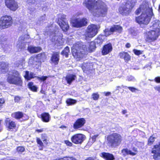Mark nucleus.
<instances>
[{
	"label": "nucleus",
	"mask_w": 160,
	"mask_h": 160,
	"mask_svg": "<svg viewBox=\"0 0 160 160\" xmlns=\"http://www.w3.org/2000/svg\"><path fill=\"white\" fill-rule=\"evenodd\" d=\"M84 3L89 12L94 16H104L107 14L106 5L101 1L85 0Z\"/></svg>",
	"instance_id": "obj_1"
},
{
	"label": "nucleus",
	"mask_w": 160,
	"mask_h": 160,
	"mask_svg": "<svg viewBox=\"0 0 160 160\" xmlns=\"http://www.w3.org/2000/svg\"><path fill=\"white\" fill-rule=\"evenodd\" d=\"M142 12L140 16L136 18L137 22L139 24H148L153 15L152 10L149 3L146 1L143 2L139 8L136 10V14L138 15Z\"/></svg>",
	"instance_id": "obj_2"
},
{
	"label": "nucleus",
	"mask_w": 160,
	"mask_h": 160,
	"mask_svg": "<svg viewBox=\"0 0 160 160\" xmlns=\"http://www.w3.org/2000/svg\"><path fill=\"white\" fill-rule=\"evenodd\" d=\"M86 46L79 43L74 45L72 49V53L74 58L78 61L82 59L87 54Z\"/></svg>",
	"instance_id": "obj_3"
},
{
	"label": "nucleus",
	"mask_w": 160,
	"mask_h": 160,
	"mask_svg": "<svg viewBox=\"0 0 160 160\" xmlns=\"http://www.w3.org/2000/svg\"><path fill=\"white\" fill-rule=\"evenodd\" d=\"M7 82L10 84L21 86L22 83L20 73L17 71L14 70L9 72L7 78Z\"/></svg>",
	"instance_id": "obj_4"
},
{
	"label": "nucleus",
	"mask_w": 160,
	"mask_h": 160,
	"mask_svg": "<svg viewBox=\"0 0 160 160\" xmlns=\"http://www.w3.org/2000/svg\"><path fill=\"white\" fill-rule=\"evenodd\" d=\"M107 140L109 146L116 148L120 145L122 141V137L120 134L114 133L108 135L107 137Z\"/></svg>",
	"instance_id": "obj_5"
},
{
	"label": "nucleus",
	"mask_w": 160,
	"mask_h": 160,
	"mask_svg": "<svg viewBox=\"0 0 160 160\" xmlns=\"http://www.w3.org/2000/svg\"><path fill=\"white\" fill-rule=\"evenodd\" d=\"M160 35V30H152L146 33V40L148 42L156 40Z\"/></svg>",
	"instance_id": "obj_6"
},
{
	"label": "nucleus",
	"mask_w": 160,
	"mask_h": 160,
	"mask_svg": "<svg viewBox=\"0 0 160 160\" xmlns=\"http://www.w3.org/2000/svg\"><path fill=\"white\" fill-rule=\"evenodd\" d=\"M98 32V26L92 24L88 26L85 34V39L88 40L89 38L94 36Z\"/></svg>",
	"instance_id": "obj_7"
},
{
	"label": "nucleus",
	"mask_w": 160,
	"mask_h": 160,
	"mask_svg": "<svg viewBox=\"0 0 160 160\" xmlns=\"http://www.w3.org/2000/svg\"><path fill=\"white\" fill-rule=\"evenodd\" d=\"M12 23V18L8 16L2 17L0 20V28L5 29L11 26Z\"/></svg>",
	"instance_id": "obj_8"
},
{
	"label": "nucleus",
	"mask_w": 160,
	"mask_h": 160,
	"mask_svg": "<svg viewBox=\"0 0 160 160\" xmlns=\"http://www.w3.org/2000/svg\"><path fill=\"white\" fill-rule=\"evenodd\" d=\"M57 23L63 31H67L69 29V26L68 22L66 21V16L59 15Z\"/></svg>",
	"instance_id": "obj_9"
},
{
	"label": "nucleus",
	"mask_w": 160,
	"mask_h": 160,
	"mask_svg": "<svg viewBox=\"0 0 160 160\" xmlns=\"http://www.w3.org/2000/svg\"><path fill=\"white\" fill-rule=\"evenodd\" d=\"M62 37V34L55 33H53L51 41L56 46H60L63 45L64 42V40Z\"/></svg>",
	"instance_id": "obj_10"
},
{
	"label": "nucleus",
	"mask_w": 160,
	"mask_h": 160,
	"mask_svg": "<svg viewBox=\"0 0 160 160\" xmlns=\"http://www.w3.org/2000/svg\"><path fill=\"white\" fill-rule=\"evenodd\" d=\"M88 20L86 18H76L71 20V23L73 27L79 28L85 26L87 24Z\"/></svg>",
	"instance_id": "obj_11"
},
{
	"label": "nucleus",
	"mask_w": 160,
	"mask_h": 160,
	"mask_svg": "<svg viewBox=\"0 0 160 160\" xmlns=\"http://www.w3.org/2000/svg\"><path fill=\"white\" fill-rule=\"evenodd\" d=\"M130 7L125 2L121 5L119 8V13L123 16L128 15L132 10Z\"/></svg>",
	"instance_id": "obj_12"
},
{
	"label": "nucleus",
	"mask_w": 160,
	"mask_h": 160,
	"mask_svg": "<svg viewBox=\"0 0 160 160\" xmlns=\"http://www.w3.org/2000/svg\"><path fill=\"white\" fill-rule=\"evenodd\" d=\"M85 138V136L83 134H77L72 136L71 140L72 142L75 144H81L84 140Z\"/></svg>",
	"instance_id": "obj_13"
},
{
	"label": "nucleus",
	"mask_w": 160,
	"mask_h": 160,
	"mask_svg": "<svg viewBox=\"0 0 160 160\" xmlns=\"http://www.w3.org/2000/svg\"><path fill=\"white\" fill-rule=\"evenodd\" d=\"M5 5L11 10L15 11L18 8L17 2L15 0H5Z\"/></svg>",
	"instance_id": "obj_14"
},
{
	"label": "nucleus",
	"mask_w": 160,
	"mask_h": 160,
	"mask_svg": "<svg viewBox=\"0 0 160 160\" xmlns=\"http://www.w3.org/2000/svg\"><path fill=\"white\" fill-rule=\"evenodd\" d=\"M122 30V28L118 25H114L110 29L108 28L106 29L104 31L106 35L108 36L114 32H117L121 33Z\"/></svg>",
	"instance_id": "obj_15"
},
{
	"label": "nucleus",
	"mask_w": 160,
	"mask_h": 160,
	"mask_svg": "<svg viewBox=\"0 0 160 160\" xmlns=\"http://www.w3.org/2000/svg\"><path fill=\"white\" fill-rule=\"evenodd\" d=\"M152 153L153 154V158L155 160L160 156V142L154 146L152 149Z\"/></svg>",
	"instance_id": "obj_16"
},
{
	"label": "nucleus",
	"mask_w": 160,
	"mask_h": 160,
	"mask_svg": "<svg viewBox=\"0 0 160 160\" xmlns=\"http://www.w3.org/2000/svg\"><path fill=\"white\" fill-rule=\"evenodd\" d=\"M5 123V126L8 130L13 129L16 127L15 122L9 118L6 119Z\"/></svg>",
	"instance_id": "obj_17"
},
{
	"label": "nucleus",
	"mask_w": 160,
	"mask_h": 160,
	"mask_svg": "<svg viewBox=\"0 0 160 160\" xmlns=\"http://www.w3.org/2000/svg\"><path fill=\"white\" fill-rule=\"evenodd\" d=\"M86 122V121L84 118H80L78 119L73 125V128L75 129H78L82 127Z\"/></svg>",
	"instance_id": "obj_18"
},
{
	"label": "nucleus",
	"mask_w": 160,
	"mask_h": 160,
	"mask_svg": "<svg viewBox=\"0 0 160 160\" xmlns=\"http://www.w3.org/2000/svg\"><path fill=\"white\" fill-rule=\"evenodd\" d=\"M112 49V44H108L105 45L103 48L102 52L103 55H106L111 52Z\"/></svg>",
	"instance_id": "obj_19"
},
{
	"label": "nucleus",
	"mask_w": 160,
	"mask_h": 160,
	"mask_svg": "<svg viewBox=\"0 0 160 160\" xmlns=\"http://www.w3.org/2000/svg\"><path fill=\"white\" fill-rule=\"evenodd\" d=\"M100 156L105 160H114L115 159L112 154L108 153L102 152L100 154Z\"/></svg>",
	"instance_id": "obj_20"
},
{
	"label": "nucleus",
	"mask_w": 160,
	"mask_h": 160,
	"mask_svg": "<svg viewBox=\"0 0 160 160\" xmlns=\"http://www.w3.org/2000/svg\"><path fill=\"white\" fill-rule=\"evenodd\" d=\"M151 27H152L153 30H157V29L160 30L159 29V25L160 21L158 20H155L152 21L151 23Z\"/></svg>",
	"instance_id": "obj_21"
},
{
	"label": "nucleus",
	"mask_w": 160,
	"mask_h": 160,
	"mask_svg": "<svg viewBox=\"0 0 160 160\" xmlns=\"http://www.w3.org/2000/svg\"><path fill=\"white\" fill-rule=\"evenodd\" d=\"M41 119L42 121L44 122H48L50 119L51 117L48 113H43L41 115Z\"/></svg>",
	"instance_id": "obj_22"
},
{
	"label": "nucleus",
	"mask_w": 160,
	"mask_h": 160,
	"mask_svg": "<svg viewBox=\"0 0 160 160\" xmlns=\"http://www.w3.org/2000/svg\"><path fill=\"white\" fill-rule=\"evenodd\" d=\"M28 49L30 53H35L40 52L42 49L40 47H34L30 46L28 47Z\"/></svg>",
	"instance_id": "obj_23"
},
{
	"label": "nucleus",
	"mask_w": 160,
	"mask_h": 160,
	"mask_svg": "<svg viewBox=\"0 0 160 160\" xmlns=\"http://www.w3.org/2000/svg\"><path fill=\"white\" fill-rule=\"evenodd\" d=\"M59 53L55 52L52 54L51 58L52 61L55 64L58 63L59 60Z\"/></svg>",
	"instance_id": "obj_24"
},
{
	"label": "nucleus",
	"mask_w": 160,
	"mask_h": 160,
	"mask_svg": "<svg viewBox=\"0 0 160 160\" xmlns=\"http://www.w3.org/2000/svg\"><path fill=\"white\" fill-rule=\"evenodd\" d=\"M82 67L84 72L89 71L92 68V64L89 62H84Z\"/></svg>",
	"instance_id": "obj_25"
},
{
	"label": "nucleus",
	"mask_w": 160,
	"mask_h": 160,
	"mask_svg": "<svg viewBox=\"0 0 160 160\" xmlns=\"http://www.w3.org/2000/svg\"><path fill=\"white\" fill-rule=\"evenodd\" d=\"M24 77L26 79L28 80H30L32 78L36 77L35 74L32 72H30L28 71H26L25 72V74L24 75Z\"/></svg>",
	"instance_id": "obj_26"
},
{
	"label": "nucleus",
	"mask_w": 160,
	"mask_h": 160,
	"mask_svg": "<svg viewBox=\"0 0 160 160\" xmlns=\"http://www.w3.org/2000/svg\"><path fill=\"white\" fill-rule=\"evenodd\" d=\"M76 76L75 75L70 74L67 75L65 79L67 83L70 84L72 82L75 80Z\"/></svg>",
	"instance_id": "obj_27"
},
{
	"label": "nucleus",
	"mask_w": 160,
	"mask_h": 160,
	"mask_svg": "<svg viewBox=\"0 0 160 160\" xmlns=\"http://www.w3.org/2000/svg\"><path fill=\"white\" fill-rule=\"evenodd\" d=\"M119 56L120 58H123L126 62H128L130 59V56L127 52H122L120 53Z\"/></svg>",
	"instance_id": "obj_28"
},
{
	"label": "nucleus",
	"mask_w": 160,
	"mask_h": 160,
	"mask_svg": "<svg viewBox=\"0 0 160 160\" xmlns=\"http://www.w3.org/2000/svg\"><path fill=\"white\" fill-rule=\"evenodd\" d=\"M121 152L123 155L124 156L129 154L132 156H134L136 154V152H132V151L129 150L127 148L123 149L122 150Z\"/></svg>",
	"instance_id": "obj_29"
},
{
	"label": "nucleus",
	"mask_w": 160,
	"mask_h": 160,
	"mask_svg": "<svg viewBox=\"0 0 160 160\" xmlns=\"http://www.w3.org/2000/svg\"><path fill=\"white\" fill-rule=\"evenodd\" d=\"M8 71V69L6 64L4 62H1L0 63V73H4Z\"/></svg>",
	"instance_id": "obj_30"
},
{
	"label": "nucleus",
	"mask_w": 160,
	"mask_h": 160,
	"mask_svg": "<svg viewBox=\"0 0 160 160\" xmlns=\"http://www.w3.org/2000/svg\"><path fill=\"white\" fill-rule=\"evenodd\" d=\"M106 35H99L95 40V42L98 44H101L106 39Z\"/></svg>",
	"instance_id": "obj_31"
},
{
	"label": "nucleus",
	"mask_w": 160,
	"mask_h": 160,
	"mask_svg": "<svg viewBox=\"0 0 160 160\" xmlns=\"http://www.w3.org/2000/svg\"><path fill=\"white\" fill-rule=\"evenodd\" d=\"M96 48L95 42H91L89 43L88 48H87L88 50L87 51V53L88 52H91L93 51Z\"/></svg>",
	"instance_id": "obj_32"
},
{
	"label": "nucleus",
	"mask_w": 160,
	"mask_h": 160,
	"mask_svg": "<svg viewBox=\"0 0 160 160\" xmlns=\"http://www.w3.org/2000/svg\"><path fill=\"white\" fill-rule=\"evenodd\" d=\"M36 58L39 60L40 62L44 61L46 58V57L44 53H42L38 54Z\"/></svg>",
	"instance_id": "obj_33"
},
{
	"label": "nucleus",
	"mask_w": 160,
	"mask_h": 160,
	"mask_svg": "<svg viewBox=\"0 0 160 160\" xmlns=\"http://www.w3.org/2000/svg\"><path fill=\"white\" fill-rule=\"evenodd\" d=\"M136 2L137 0H128L125 3L129 6L132 9Z\"/></svg>",
	"instance_id": "obj_34"
},
{
	"label": "nucleus",
	"mask_w": 160,
	"mask_h": 160,
	"mask_svg": "<svg viewBox=\"0 0 160 160\" xmlns=\"http://www.w3.org/2000/svg\"><path fill=\"white\" fill-rule=\"evenodd\" d=\"M37 58L36 57H31L29 58L28 61V63L29 64H36Z\"/></svg>",
	"instance_id": "obj_35"
},
{
	"label": "nucleus",
	"mask_w": 160,
	"mask_h": 160,
	"mask_svg": "<svg viewBox=\"0 0 160 160\" xmlns=\"http://www.w3.org/2000/svg\"><path fill=\"white\" fill-rule=\"evenodd\" d=\"M28 88L32 91L34 92H36L37 91V88L35 86L33 85V83L32 82H31L29 83L28 84Z\"/></svg>",
	"instance_id": "obj_36"
},
{
	"label": "nucleus",
	"mask_w": 160,
	"mask_h": 160,
	"mask_svg": "<svg viewBox=\"0 0 160 160\" xmlns=\"http://www.w3.org/2000/svg\"><path fill=\"white\" fill-rule=\"evenodd\" d=\"M23 38L22 37H21L19 38V42L17 45V47L19 49H22L23 48H24L25 47V45L24 44V42H20V40H22V38Z\"/></svg>",
	"instance_id": "obj_37"
},
{
	"label": "nucleus",
	"mask_w": 160,
	"mask_h": 160,
	"mask_svg": "<svg viewBox=\"0 0 160 160\" xmlns=\"http://www.w3.org/2000/svg\"><path fill=\"white\" fill-rule=\"evenodd\" d=\"M69 52V48L68 47H67L62 52L61 54L63 55H65L66 57H67L68 56V53Z\"/></svg>",
	"instance_id": "obj_38"
},
{
	"label": "nucleus",
	"mask_w": 160,
	"mask_h": 160,
	"mask_svg": "<svg viewBox=\"0 0 160 160\" xmlns=\"http://www.w3.org/2000/svg\"><path fill=\"white\" fill-rule=\"evenodd\" d=\"M13 115L14 116V118L17 119L21 118L23 116L22 113L21 112H16L14 113Z\"/></svg>",
	"instance_id": "obj_39"
},
{
	"label": "nucleus",
	"mask_w": 160,
	"mask_h": 160,
	"mask_svg": "<svg viewBox=\"0 0 160 160\" xmlns=\"http://www.w3.org/2000/svg\"><path fill=\"white\" fill-rule=\"evenodd\" d=\"M25 63V60L23 58H21L17 61L16 63V66L17 67L22 66Z\"/></svg>",
	"instance_id": "obj_40"
},
{
	"label": "nucleus",
	"mask_w": 160,
	"mask_h": 160,
	"mask_svg": "<svg viewBox=\"0 0 160 160\" xmlns=\"http://www.w3.org/2000/svg\"><path fill=\"white\" fill-rule=\"evenodd\" d=\"M155 138H156L154 137L153 135L150 136L148 140V145H152L153 142H154L155 141Z\"/></svg>",
	"instance_id": "obj_41"
},
{
	"label": "nucleus",
	"mask_w": 160,
	"mask_h": 160,
	"mask_svg": "<svg viewBox=\"0 0 160 160\" xmlns=\"http://www.w3.org/2000/svg\"><path fill=\"white\" fill-rule=\"evenodd\" d=\"M45 16V14H44L42 16H41L38 18V20L37 21V23L38 24H40L43 22V21L46 20Z\"/></svg>",
	"instance_id": "obj_42"
},
{
	"label": "nucleus",
	"mask_w": 160,
	"mask_h": 160,
	"mask_svg": "<svg viewBox=\"0 0 160 160\" xmlns=\"http://www.w3.org/2000/svg\"><path fill=\"white\" fill-rule=\"evenodd\" d=\"M76 102V100L72 99H69L67 100L66 102L68 105H70L75 103Z\"/></svg>",
	"instance_id": "obj_43"
},
{
	"label": "nucleus",
	"mask_w": 160,
	"mask_h": 160,
	"mask_svg": "<svg viewBox=\"0 0 160 160\" xmlns=\"http://www.w3.org/2000/svg\"><path fill=\"white\" fill-rule=\"evenodd\" d=\"M99 95L98 93H93L92 95V98L94 100H97L98 99Z\"/></svg>",
	"instance_id": "obj_44"
},
{
	"label": "nucleus",
	"mask_w": 160,
	"mask_h": 160,
	"mask_svg": "<svg viewBox=\"0 0 160 160\" xmlns=\"http://www.w3.org/2000/svg\"><path fill=\"white\" fill-rule=\"evenodd\" d=\"M135 145L141 148H142L144 146V144L143 142H136Z\"/></svg>",
	"instance_id": "obj_45"
},
{
	"label": "nucleus",
	"mask_w": 160,
	"mask_h": 160,
	"mask_svg": "<svg viewBox=\"0 0 160 160\" xmlns=\"http://www.w3.org/2000/svg\"><path fill=\"white\" fill-rule=\"evenodd\" d=\"M3 45V46H2V47L4 48V49L7 50H9L12 47L11 45H9L7 44H5V45Z\"/></svg>",
	"instance_id": "obj_46"
},
{
	"label": "nucleus",
	"mask_w": 160,
	"mask_h": 160,
	"mask_svg": "<svg viewBox=\"0 0 160 160\" xmlns=\"http://www.w3.org/2000/svg\"><path fill=\"white\" fill-rule=\"evenodd\" d=\"M37 78L39 80L44 81L46 80L48 77L47 76H42L41 77H37Z\"/></svg>",
	"instance_id": "obj_47"
},
{
	"label": "nucleus",
	"mask_w": 160,
	"mask_h": 160,
	"mask_svg": "<svg viewBox=\"0 0 160 160\" xmlns=\"http://www.w3.org/2000/svg\"><path fill=\"white\" fill-rule=\"evenodd\" d=\"M37 142L38 144L39 145L40 147L43 146V143L40 138H37Z\"/></svg>",
	"instance_id": "obj_48"
},
{
	"label": "nucleus",
	"mask_w": 160,
	"mask_h": 160,
	"mask_svg": "<svg viewBox=\"0 0 160 160\" xmlns=\"http://www.w3.org/2000/svg\"><path fill=\"white\" fill-rule=\"evenodd\" d=\"M98 135H94L91 138V139H90V141H92V143H93L96 141V138L98 136Z\"/></svg>",
	"instance_id": "obj_49"
},
{
	"label": "nucleus",
	"mask_w": 160,
	"mask_h": 160,
	"mask_svg": "<svg viewBox=\"0 0 160 160\" xmlns=\"http://www.w3.org/2000/svg\"><path fill=\"white\" fill-rule=\"evenodd\" d=\"M17 150L18 152H22L24 151V148L22 147H18Z\"/></svg>",
	"instance_id": "obj_50"
},
{
	"label": "nucleus",
	"mask_w": 160,
	"mask_h": 160,
	"mask_svg": "<svg viewBox=\"0 0 160 160\" xmlns=\"http://www.w3.org/2000/svg\"><path fill=\"white\" fill-rule=\"evenodd\" d=\"M130 33L133 36H136L137 34V32L132 29H131L129 30Z\"/></svg>",
	"instance_id": "obj_51"
},
{
	"label": "nucleus",
	"mask_w": 160,
	"mask_h": 160,
	"mask_svg": "<svg viewBox=\"0 0 160 160\" xmlns=\"http://www.w3.org/2000/svg\"><path fill=\"white\" fill-rule=\"evenodd\" d=\"M21 97L18 96H16L14 97V101L15 102H18L21 100Z\"/></svg>",
	"instance_id": "obj_52"
},
{
	"label": "nucleus",
	"mask_w": 160,
	"mask_h": 160,
	"mask_svg": "<svg viewBox=\"0 0 160 160\" xmlns=\"http://www.w3.org/2000/svg\"><path fill=\"white\" fill-rule=\"evenodd\" d=\"M128 88L129 89V90H130L132 92H135V91L136 90L138 91V89H137L133 87H128Z\"/></svg>",
	"instance_id": "obj_53"
},
{
	"label": "nucleus",
	"mask_w": 160,
	"mask_h": 160,
	"mask_svg": "<svg viewBox=\"0 0 160 160\" xmlns=\"http://www.w3.org/2000/svg\"><path fill=\"white\" fill-rule=\"evenodd\" d=\"M27 2L30 5L34 4L35 2V0H27Z\"/></svg>",
	"instance_id": "obj_54"
},
{
	"label": "nucleus",
	"mask_w": 160,
	"mask_h": 160,
	"mask_svg": "<svg viewBox=\"0 0 160 160\" xmlns=\"http://www.w3.org/2000/svg\"><path fill=\"white\" fill-rule=\"evenodd\" d=\"M65 144L69 146H72V144L68 140H66L65 141Z\"/></svg>",
	"instance_id": "obj_55"
},
{
	"label": "nucleus",
	"mask_w": 160,
	"mask_h": 160,
	"mask_svg": "<svg viewBox=\"0 0 160 160\" xmlns=\"http://www.w3.org/2000/svg\"><path fill=\"white\" fill-rule=\"evenodd\" d=\"M133 51L134 53L137 55H139L141 54V51L139 50H134Z\"/></svg>",
	"instance_id": "obj_56"
},
{
	"label": "nucleus",
	"mask_w": 160,
	"mask_h": 160,
	"mask_svg": "<svg viewBox=\"0 0 160 160\" xmlns=\"http://www.w3.org/2000/svg\"><path fill=\"white\" fill-rule=\"evenodd\" d=\"M127 79L128 81H133L135 79L134 78L131 76H128Z\"/></svg>",
	"instance_id": "obj_57"
},
{
	"label": "nucleus",
	"mask_w": 160,
	"mask_h": 160,
	"mask_svg": "<svg viewBox=\"0 0 160 160\" xmlns=\"http://www.w3.org/2000/svg\"><path fill=\"white\" fill-rule=\"evenodd\" d=\"M155 81L157 83H160V77H156L155 79Z\"/></svg>",
	"instance_id": "obj_58"
},
{
	"label": "nucleus",
	"mask_w": 160,
	"mask_h": 160,
	"mask_svg": "<svg viewBox=\"0 0 160 160\" xmlns=\"http://www.w3.org/2000/svg\"><path fill=\"white\" fill-rule=\"evenodd\" d=\"M154 89L160 92V86H156L154 87Z\"/></svg>",
	"instance_id": "obj_59"
},
{
	"label": "nucleus",
	"mask_w": 160,
	"mask_h": 160,
	"mask_svg": "<svg viewBox=\"0 0 160 160\" xmlns=\"http://www.w3.org/2000/svg\"><path fill=\"white\" fill-rule=\"evenodd\" d=\"M53 34L52 32L51 31H46V32H45L44 34L46 35H52V34L51 33Z\"/></svg>",
	"instance_id": "obj_60"
},
{
	"label": "nucleus",
	"mask_w": 160,
	"mask_h": 160,
	"mask_svg": "<svg viewBox=\"0 0 160 160\" xmlns=\"http://www.w3.org/2000/svg\"><path fill=\"white\" fill-rule=\"evenodd\" d=\"M36 131L38 132H42L43 131V129H37L36 130Z\"/></svg>",
	"instance_id": "obj_61"
},
{
	"label": "nucleus",
	"mask_w": 160,
	"mask_h": 160,
	"mask_svg": "<svg viewBox=\"0 0 160 160\" xmlns=\"http://www.w3.org/2000/svg\"><path fill=\"white\" fill-rule=\"evenodd\" d=\"M130 46L131 45L129 43H127L126 45V47L127 48H129L130 47Z\"/></svg>",
	"instance_id": "obj_62"
},
{
	"label": "nucleus",
	"mask_w": 160,
	"mask_h": 160,
	"mask_svg": "<svg viewBox=\"0 0 160 160\" xmlns=\"http://www.w3.org/2000/svg\"><path fill=\"white\" fill-rule=\"evenodd\" d=\"M66 128L67 127L66 126H64L63 125H62L61 127H60V128H62L63 129H64V128Z\"/></svg>",
	"instance_id": "obj_63"
},
{
	"label": "nucleus",
	"mask_w": 160,
	"mask_h": 160,
	"mask_svg": "<svg viewBox=\"0 0 160 160\" xmlns=\"http://www.w3.org/2000/svg\"><path fill=\"white\" fill-rule=\"evenodd\" d=\"M85 160H94V159L90 157L86 159Z\"/></svg>",
	"instance_id": "obj_64"
}]
</instances>
